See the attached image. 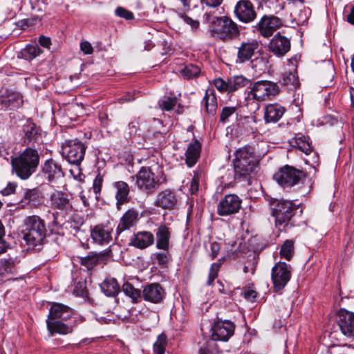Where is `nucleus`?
Masks as SVG:
<instances>
[{
  "label": "nucleus",
  "instance_id": "nucleus-53",
  "mask_svg": "<svg viewBox=\"0 0 354 354\" xmlns=\"http://www.w3.org/2000/svg\"><path fill=\"white\" fill-rule=\"evenodd\" d=\"M40 22V19L38 17H33L30 18L24 19L19 20L17 25L22 30H26L31 26H35L37 23Z\"/></svg>",
  "mask_w": 354,
  "mask_h": 354
},
{
  "label": "nucleus",
  "instance_id": "nucleus-47",
  "mask_svg": "<svg viewBox=\"0 0 354 354\" xmlns=\"http://www.w3.org/2000/svg\"><path fill=\"white\" fill-rule=\"evenodd\" d=\"M177 104L176 97L163 96L158 100V106L163 111H169L172 110Z\"/></svg>",
  "mask_w": 354,
  "mask_h": 354
},
{
  "label": "nucleus",
  "instance_id": "nucleus-9",
  "mask_svg": "<svg viewBox=\"0 0 354 354\" xmlns=\"http://www.w3.org/2000/svg\"><path fill=\"white\" fill-rule=\"evenodd\" d=\"M235 50L236 54L234 63L236 64H243L255 57L261 50V45L257 39H249L241 41L235 46Z\"/></svg>",
  "mask_w": 354,
  "mask_h": 354
},
{
  "label": "nucleus",
  "instance_id": "nucleus-38",
  "mask_svg": "<svg viewBox=\"0 0 354 354\" xmlns=\"http://www.w3.org/2000/svg\"><path fill=\"white\" fill-rule=\"evenodd\" d=\"M309 14L308 9L306 8H295L290 14L292 21L297 26H303L307 22Z\"/></svg>",
  "mask_w": 354,
  "mask_h": 354
},
{
  "label": "nucleus",
  "instance_id": "nucleus-39",
  "mask_svg": "<svg viewBox=\"0 0 354 354\" xmlns=\"http://www.w3.org/2000/svg\"><path fill=\"white\" fill-rule=\"evenodd\" d=\"M249 62L252 68L258 73H264L269 68L268 58L262 55L254 57Z\"/></svg>",
  "mask_w": 354,
  "mask_h": 354
},
{
  "label": "nucleus",
  "instance_id": "nucleus-28",
  "mask_svg": "<svg viewBox=\"0 0 354 354\" xmlns=\"http://www.w3.org/2000/svg\"><path fill=\"white\" fill-rule=\"evenodd\" d=\"M23 140L26 145L37 142L41 138V130L35 123L27 121L23 125Z\"/></svg>",
  "mask_w": 354,
  "mask_h": 354
},
{
  "label": "nucleus",
  "instance_id": "nucleus-27",
  "mask_svg": "<svg viewBox=\"0 0 354 354\" xmlns=\"http://www.w3.org/2000/svg\"><path fill=\"white\" fill-rule=\"evenodd\" d=\"M171 230L165 224H160L156 230V247L158 250L168 252L170 245Z\"/></svg>",
  "mask_w": 354,
  "mask_h": 354
},
{
  "label": "nucleus",
  "instance_id": "nucleus-44",
  "mask_svg": "<svg viewBox=\"0 0 354 354\" xmlns=\"http://www.w3.org/2000/svg\"><path fill=\"white\" fill-rule=\"evenodd\" d=\"M122 291L124 293L132 299L133 302H138L141 298L140 290L135 288L130 283H124L122 286Z\"/></svg>",
  "mask_w": 354,
  "mask_h": 354
},
{
  "label": "nucleus",
  "instance_id": "nucleus-37",
  "mask_svg": "<svg viewBox=\"0 0 354 354\" xmlns=\"http://www.w3.org/2000/svg\"><path fill=\"white\" fill-rule=\"evenodd\" d=\"M250 80L243 75H236L228 78L229 93L246 86Z\"/></svg>",
  "mask_w": 354,
  "mask_h": 354
},
{
  "label": "nucleus",
  "instance_id": "nucleus-34",
  "mask_svg": "<svg viewBox=\"0 0 354 354\" xmlns=\"http://www.w3.org/2000/svg\"><path fill=\"white\" fill-rule=\"evenodd\" d=\"M102 292L107 297H115L120 292V286L116 279L106 277L100 284Z\"/></svg>",
  "mask_w": 354,
  "mask_h": 354
},
{
  "label": "nucleus",
  "instance_id": "nucleus-4",
  "mask_svg": "<svg viewBox=\"0 0 354 354\" xmlns=\"http://www.w3.org/2000/svg\"><path fill=\"white\" fill-rule=\"evenodd\" d=\"M40 157L37 150L27 147L18 156L12 158V172L21 180H28L36 172Z\"/></svg>",
  "mask_w": 354,
  "mask_h": 354
},
{
  "label": "nucleus",
  "instance_id": "nucleus-45",
  "mask_svg": "<svg viewBox=\"0 0 354 354\" xmlns=\"http://www.w3.org/2000/svg\"><path fill=\"white\" fill-rule=\"evenodd\" d=\"M188 11H185V9H178L176 10L177 17L181 19L186 24L189 25L193 30H196L199 27V21L193 19L192 17L187 15Z\"/></svg>",
  "mask_w": 354,
  "mask_h": 354
},
{
  "label": "nucleus",
  "instance_id": "nucleus-5",
  "mask_svg": "<svg viewBox=\"0 0 354 354\" xmlns=\"http://www.w3.org/2000/svg\"><path fill=\"white\" fill-rule=\"evenodd\" d=\"M279 93L277 83L269 80H259L248 88L245 101L247 106L255 103L258 107L259 103L272 100Z\"/></svg>",
  "mask_w": 354,
  "mask_h": 354
},
{
  "label": "nucleus",
  "instance_id": "nucleus-20",
  "mask_svg": "<svg viewBox=\"0 0 354 354\" xmlns=\"http://www.w3.org/2000/svg\"><path fill=\"white\" fill-rule=\"evenodd\" d=\"M41 175L48 182L64 176L62 165L53 158L46 160L41 167Z\"/></svg>",
  "mask_w": 354,
  "mask_h": 354
},
{
  "label": "nucleus",
  "instance_id": "nucleus-55",
  "mask_svg": "<svg viewBox=\"0 0 354 354\" xmlns=\"http://www.w3.org/2000/svg\"><path fill=\"white\" fill-rule=\"evenodd\" d=\"M214 85L220 92H227L229 93L228 79L225 80L222 78H216L214 80Z\"/></svg>",
  "mask_w": 354,
  "mask_h": 354
},
{
  "label": "nucleus",
  "instance_id": "nucleus-17",
  "mask_svg": "<svg viewBox=\"0 0 354 354\" xmlns=\"http://www.w3.org/2000/svg\"><path fill=\"white\" fill-rule=\"evenodd\" d=\"M281 26L282 21L280 18L274 15H264L257 24L256 28L261 35L268 37Z\"/></svg>",
  "mask_w": 354,
  "mask_h": 354
},
{
  "label": "nucleus",
  "instance_id": "nucleus-31",
  "mask_svg": "<svg viewBox=\"0 0 354 354\" xmlns=\"http://www.w3.org/2000/svg\"><path fill=\"white\" fill-rule=\"evenodd\" d=\"M201 152V144L197 140L189 143L185 151V163L188 167H192L199 160Z\"/></svg>",
  "mask_w": 354,
  "mask_h": 354
},
{
  "label": "nucleus",
  "instance_id": "nucleus-24",
  "mask_svg": "<svg viewBox=\"0 0 354 354\" xmlns=\"http://www.w3.org/2000/svg\"><path fill=\"white\" fill-rule=\"evenodd\" d=\"M155 242V237L149 231H139L134 233L129 239V245L136 248L143 250L152 245Z\"/></svg>",
  "mask_w": 354,
  "mask_h": 354
},
{
  "label": "nucleus",
  "instance_id": "nucleus-54",
  "mask_svg": "<svg viewBox=\"0 0 354 354\" xmlns=\"http://www.w3.org/2000/svg\"><path fill=\"white\" fill-rule=\"evenodd\" d=\"M237 108L236 106H225L220 113V122L226 123L230 117L234 114Z\"/></svg>",
  "mask_w": 354,
  "mask_h": 354
},
{
  "label": "nucleus",
  "instance_id": "nucleus-59",
  "mask_svg": "<svg viewBox=\"0 0 354 354\" xmlns=\"http://www.w3.org/2000/svg\"><path fill=\"white\" fill-rule=\"evenodd\" d=\"M80 49L85 55H91L93 52V48L91 44L87 41L80 43Z\"/></svg>",
  "mask_w": 354,
  "mask_h": 354
},
{
  "label": "nucleus",
  "instance_id": "nucleus-13",
  "mask_svg": "<svg viewBox=\"0 0 354 354\" xmlns=\"http://www.w3.org/2000/svg\"><path fill=\"white\" fill-rule=\"evenodd\" d=\"M241 199L236 194H227L217 205V214L226 216L237 213L241 207Z\"/></svg>",
  "mask_w": 354,
  "mask_h": 354
},
{
  "label": "nucleus",
  "instance_id": "nucleus-41",
  "mask_svg": "<svg viewBox=\"0 0 354 354\" xmlns=\"http://www.w3.org/2000/svg\"><path fill=\"white\" fill-rule=\"evenodd\" d=\"M281 82L290 90H295L299 86L298 77L295 73L290 71H286L282 74Z\"/></svg>",
  "mask_w": 354,
  "mask_h": 354
},
{
  "label": "nucleus",
  "instance_id": "nucleus-19",
  "mask_svg": "<svg viewBox=\"0 0 354 354\" xmlns=\"http://www.w3.org/2000/svg\"><path fill=\"white\" fill-rule=\"evenodd\" d=\"M212 340L227 341L234 334V324L228 320L218 321L212 326Z\"/></svg>",
  "mask_w": 354,
  "mask_h": 354
},
{
  "label": "nucleus",
  "instance_id": "nucleus-25",
  "mask_svg": "<svg viewBox=\"0 0 354 354\" xmlns=\"http://www.w3.org/2000/svg\"><path fill=\"white\" fill-rule=\"evenodd\" d=\"M138 221V212L134 208L128 209L120 219L116 228V234L119 235L124 231L130 230L137 224Z\"/></svg>",
  "mask_w": 354,
  "mask_h": 354
},
{
  "label": "nucleus",
  "instance_id": "nucleus-62",
  "mask_svg": "<svg viewBox=\"0 0 354 354\" xmlns=\"http://www.w3.org/2000/svg\"><path fill=\"white\" fill-rule=\"evenodd\" d=\"M156 259L159 265H164L168 261V256L164 252H159L156 254Z\"/></svg>",
  "mask_w": 354,
  "mask_h": 354
},
{
  "label": "nucleus",
  "instance_id": "nucleus-60",
  "mask_svg": "<svg viewBox=\"0 0 354 354\" xmlns=\"http://www.w3.org/2000/svg\"><path fill=\"white\" fill-rule=\"evenodd\" d=\"M17 185L15 183H9L7 186L1 191L3 196H8L14 194L16 189Z\"/></svg>",
  "mask_w": 354,
  "mask_h": 354
},
{
  "label": "nucleus",
  "instance_id": "nucleus-11",
  "mask_svg": "<svg viewBox=\"0 0 354 354\" xmlns=\"http://www.w3.org/2000/svg\"><path fill=\"white\" fill-rule=\"evenodd\" d=\"M292 268L285 262H278L272 268L271 279L274 291L283 290L290 281Z\"/></svg>",
  "mask_w": 354,
  "mask_h": 354
},
{
  "label": "nucleus",
  "instance_id": "nucleus-46",
  "mask_svg": "<svg viewBox=\"0 0 354 354\" xmlns=\"http://www.w3.org/2000/svg\"><path fill=\"white\" fill-rule=\"evenodd\" d=\"M167 345V337L164 334L159 335L153 343V351L151 354H165Z\"/></svg>",
  "mask_w": 354,
  "mask_h": 354
},
{
  "label": "nucleus",
  "instance_id": "nucleus-35",
  "mask_svg": "<svg viewBox=\"0 0 354 354\" xmlns=\"http://www.w3.org/2000/svg\"><path fill=\"white\" fill-rule=\"evenodd\" d=\"M24 200L30 206L37 207L43 203L44 196L40 189L33 188L26 191Z\"/></svg>",
  "mask_w": 354,
  "mask_h": 354
},
{
  "label": "nucleus",
  "instance_id": "nucleus-7",
  "mask_svg": "<svg viewBox=\"0 0 354 354\" xmlns=\"http://www.w3.org/2000/svg\"><path fill=\"white\" fill-rule=\"evenodd\" d=\"M212 35L222 41L232 40L240 35L238 25L227 17H216L213 21Z\"/></svg>",
  "mask_w": 354,
  "mask_h": 354
},
{
  "label": "nucleus",
  "instance_id": "nucleus-50",
  "mask_svg": "<svg viewBox=\"0 0 354 354\" xmlns=\"http://www.w3.org/2000/svg\"><path fill=\"white\" fill-rule=\"evenodd\" d=\"M182 75L187 79L196 77L201 73V68L194 64L186 65L180 71Z\"/></svg>",
  "mask_w": 354,
  "mask_h": 354
},
{
  "label": "nucleus",
  "instance_id": "nucleus-61",
  "mask_svg": "<svg viewBox=\"0 0 354 354\" xmlns=\"http://www.w3.org/2000/svg\"><path fill=\"white\" fill-rule=\"evenodd\" d=\"M223 0H201L203 4L209 8H217L221 6Z\"/></svg>",
  "mask_w": 354,
  "mask_h": 354
},
{
  "label": "nucleus",
  "instance_id": "nucleus-21",
  "mask_svg": "<svg viewBox=\"0 0 354 354\" xmlns=\"http://www.w3.org/2000/svg\"><path fill=\"white\" fill-rule=\"evenodd\" d=\"M290 47V40L280 33L276 34L268 44L269 50L279 57L289 52Z\"/></svg>",
  "mask_w": 354,
  "mask_h": 354
},
{
  "label": "nucleus",
  "instance_id": "nucleus-63",
  "mask_svg": "<svg viewBox=\"0 0 354 354\" xmlns=\"http://www.w3.org/2000/svg\"><path fill=\"white\" fill-rule=\"evenodd\" d=\"M39 44L46 48H49L51 45V41L49 37L41 35L39 38Z\"/></svg>",
  "mask_w": 354,
  "mask_h": 354
},
{
  "label": "nucleus",
  "instance_id": "nucleus-2",
  "mask_svg": "<svg viewBox=\"0 0 354 354\" xmlns=\"http://www.w3.org/2000/svg\"><path fill=\"white\" fill-rule=\"evenodd\" d=\"M131 178L136 180L137 188L146 194L153 193L157 186L167 182L166 176L154 158L149 160L147 165L141 167Z\"/></svg>",
  "mask_w": 354,
  "mask_h": 354
},
{
  "label": "nucleus",
  "instance_id": "nucleus-29",
  "mask_svg": "<svg viewBox=\"0 0 354 354\" xmlns=\"http://www.w3.org/2000/svg\"><path fill=\"white\" fill-rule=\"evenodd\" d=\"M113 187L116 190V206L118 209H120L122 205L129 201V194L130 188L128 183L122 180L114 182Z\"/></svg>",
  "mask_w": 354,
  "mask_h": 354
},
{
  "label": "nucleus",
  "instance_id": "nucleus-12",
  "mask_svg": "<svg viewBox=\"0 0 354 354\" xmlns=\"http://www.w3.org/2000/svg\"><path fill=\"white\" fill-rule=\"evenodd\" d=\"M235 18L240 22L250 24L255 20L257 13L254 6L250 0H239L234 8Z\"/></svg>",
  "mask_w": 354,
  "mask_h": 354
},
{
  "label": "nucleus",
  "instance_id": "nucleus-57",
  "mask_svg": "<svg viewBox=\"0 0 354 354\" xmlns=\"http://www.w3.org/2000/svg\"><path fill=\"white\" fill-rule=\"evenodd\" d=\"M243 294L244 298L250 301H254L257 296V292L250 288H245Z\"/></svg>",
  "mask_w": 354,
  "mask_h": 354
},
{
  "label": "nucleus",
  "instance_id": "nucleus-30",
  "mask_svg": "<svg viewBox=\"0 0 354 354\" xmlns=\"http://www.w3.org/2000/svg\"><path fill=\"white\" fill-rule=\"evenodd\" d=\"M16 259H0V280H10L12 276L17 273V263Z\"/></svg>",
  "mask_w": 354,
  "mask_h": 354
},
{
  "label": "nucleus",
  "instance_id": "nucleus-33",
  "mask_svg": "<svg viewBox=\"0 0 354 354\" xmlns=\"http://www.w3.org/2000/svg\"><path fill=\"white\" fill-rule=\"evenodd\" d=\"M285 108L277 103L269 104L265 108L264 119L266 122H277L284 114Z\"/></svg>",
  "mask_w": 354,
  "mask_h": 354
},
{
  "label": "nucleus",
  "instance_id": "nucleus-26",
  "mask_svg": "<svg viewBox=\"0 0 354 354\" xmlns=\"http://www.w3.org/2000/svg\"><path fill=\"white\" fill-rule=\"evenodd\" d=\"M112 232L109 225H97L91 230V236L95 243L107 245L112 241Z\"/></svg>",
  "mask_w": 354,
  "mask_h": 354
},
{
  "label": "nucleus",
  "instance_id": "nucleus-1",
  "mask_svg": "<svg viewBox=\"0 0 354 354\" xmlns=\"http://www.w3.org/2000/svg\"><path fill=\"white\" fill-rule=\"evenodd\" d=\"M23 227V239L28 249L41 251L49 236L46 221L38 215L28 216L24 220Z\"/></svg>",
  "mask_w": 354,
  "mask_h": 354
},
{
  "label": "nucleus",
  "instance_id": "nucleus-6",
  "mask_svg": "<svg viewBox=\"0 0 354 354\" xmlns=\"http://www.w3.org/2000/svg\"><path fill=\"white\" fill-rule=\"evenodd\" d=\"M234 156L233 164L236 178L245 179L252 173L255 172L259 160L255 157L251 147H244L237 149Z\"/></svg>",
  "mask_w": 354,
  "mask_h": 354
},
{
  "label": "nucleus",
  "instance_id": "nucleus-48",
  "mask_svg": "<svg viewBox=\"0 0 354 354\" xmlns=\"http://www.w3.org/2000/svg\"><path fill=\"white\" fill-rule=\"evenodd\" d=\"M294 253V241L292 240H286L282 245L280 250L281 257L290 261Z\"/></svg>",
  "mask_w": 354,
  "mask_h": 354
},
{
  "label": "nucleus",
  "instance_id": "nucleus-15",
  "mask_svg": "<svg viewBox=\"0 0 354 354\" xmlns=\"http://www.w3.org/2000/svg\"><path fill=\"white\" fill-rule=\"evenodd\" d=\"M73 319L82 322V319L75 314L71 308L60 303H53L51 305L47 318L50 320H64L65 322Z\"/></svg>",
  "mask_w": 354,
  "mask_h": 354
},
{
  "label": "nucleus",
  "instance_id": "nucleus-51",
  "mask_svg": "<svg viewBox=\"0 0 354 354\" xmlns=\"http://www.w3.org/2000/svg\"><path fill=\"white\" fill-rule=\"evenodd\" d=\"M104 182V174L98 172V174L95 176V178L93 182V190L95 195L96 199H99L101 195V191L102 188V184Z\"/></svg>",
  "mask_w": 354,
  "mask_h": 354
},
{
  "label": "nucleus",
  "instance_id": "nucleus-52",
  "mask_svg": "<svg viewBox=\"0 0 354 354\" xmlns=\"http://www.w3.org/2000/svg\"><path fill=\"white\" fill-rule=\"evenodd\" d=\"M201 178V171L195 170L193 171V178L190 182L189 192L192 195L196 194L199 188V180Z\"/></svg>",
  "mask_w": 354,
  "mask_h": 354
},
{
  "label": "nucleus",
  "instance_id": "nucleus-14",
  "mask_svg": "<svg viewBox=\"0 0 354 354\" xmlns=\"http://www.w3.org/2000/svg\"><path fill=\"white\" fill-rule=\"evenodd\" d=\"M337 322L341 333L346 338L354 339V313L342 308L337 313Z\"/></svg>",
  "mask_w": 354,
  "mask_h": 354
},
{
  "label": "nucleus",
  "instance_id": "nucleus-3",
  "mask_svg": "<svg viewBox=\"0 0 354 354\" xmlns=\"http://www.w3.org/2000/svg\"><path fill=\"white\" fill-rule=\"evenodd\" d=\"M272 216L274 217L275 225L280 232H287L295 225V216L299 208L292 201L277 200L268 196Z\"/></svg>",
  "mask_w": 354,
  "mask_h": 354
},
{
  "label": "nucleus",
  "instance_id": "nucleus-58",
  "mask_svg": "<svg viewBox=\"0 0 354 354\" xmlns=\"http://www.w3.org/2000/svg\"><path fill=\"white\" fill-rule=\"evenodd\" d=\"M221 250V245L219 243L214 241L212 242L210 245V256L212 259H214L217 257L218 252Z\"/></svg>",
  "mask_w": 354,
  "mask_h": 354
},
{
  "label": "nucleus",
  "instance_id": "nucleus-18",
  "mask_svg": "<svg viewBox=\"0 0 354 354\" xmlns=\"http://www.w3.org/2000/svg\"><path fill=\"white\" fill-rule=\"evenodd\" d=\"M50 207L62 213L68 214L73 210V205L68 194L55 190L50 196Z\"/></svg>",
  "mask_w": 354,
  "mask_h": 354
},
{
  "label": "nucleus",
  "instance_id": "nucleus-32",
  "mask_svg": "<svg viewBox=\"0 0 354 354\" xmlns=\"http://www.w3.org/2000/svg\"><path fill=\"white\" fill-rule=\"evenodd\" d=\"M110 251L100 253L91 252L86 257H80L79 262L82 266L89 270L93 269L97 265L104 263L106 259V255Z\"/></svg>",
  "mask_w": 354,
  "mask_h": 354
},
{
  "label": "nucleus",
  "instance_id": "nucleus-56",
  "mask_svg": "<svg viewBox=\"0 0 354 354\" xmlns=\"http://www.w3.org/2000/svg\"><path fill=\"white\" fill-rule=\"evenodd\" d=\"M115 13L117 16L124 18L127 20L133 19V12L122 7H118L115 10Z\"/></svg>",
  "mask_w": 354,
  "mask_h": 354
},
{
  "label": "nucleus",
  "instance_id": "nucleus-22",
  "mask_svg": "<svg viewBox=\"0 0 354 354\" xmlns=\"http://www.w3.org/2000/svg\"><path fill=\"white\" fill-rule=\"evenodd\" d=\"M165 291L162 287L157 283H150L145 286L142 290V297L147 301L153 304H159L162 301L165 297Z\"/></svg>",
  "mask_w": 354,
  "mask_h": 354
},
{
  "label": "nucleus",
  "instance_id": "nucleus-36",
  "mask_svg": "<svg viewBox=\"0 0 354 354\" xmlns=\"http://www.w3.org/2000/svg\"><path fill=\"white\" fill-rule=\"evenodd\" d=\"M205 111L210 115H214L218 106L217 98L213 90H207L202 100Z\"/></svg>",
  "mask_w": 354,
  "mask_h": 354
},
{
  "label": "nucleus",
  "instance_id": "nucleus-10",
  "mask_svg": "<svg viewBox=\"0 0 354 354\" xmlns=\"http://www.w3.org/2000/svg\"><path fill=\"white\" fill-rule=\"evenodd\" d=\"M304 176L302 171L286 165L274 175V179L283 188H290L297 184Z\"/></svg>",
  "mask_w": 354,
  "mask_h": 354
},
{
  "label": "nucleus",
  "instance_id": "nucleus-49",
  "mask_svg": "<svg viewBox=\"0 0 354 354\" xmlns=\"http://www.w3.org/2000/svg\"><path fill=\"white\" fill-rule=\"evenodd\" d=\"M223 261H224V259H218V261L217 262L213 263L211 265L209 274H208V279L207 281V286L213 285L214 281L218 277V271H219Z\"/></svg>",
  "mask_w": 354,
  "mask_h": 354
},
{
  "label": "nucleus",
  "instance_id": "nucleus-42",
  "mask_svg": "<svg viewBox=\"0 0 354 354\" xmlns=\"http://www.w3.org/2000/svg\"><path fill=\"white\" fill-rule=\"evenodd\" d=\"M309 140V137L305 136H296L295 138V146L306 155L310 154L313 151Z\"/></svg>",
  "mask_w": 354,
  "mask_h": 354
},
{
  "label": "nucleus",
  "instance_id": "nucleus-8",
  "mask_svg": "<svg viewBox=\"0 0 354 354\" xmlns=\"http://www.w3.org/2000/svg\"><path fill=\"white\" fill-rule=\"evenodd\" d=\"M86 148L78 139L68 140L62 145V156L70 164L80 165L84 158Z\"/></svg>",
  "mask_w": 354,
  "mask_h": 354
},
{
  "label": "nucleus",
  "instance_id": "nucleus-64",
  "mask_svg": "<svg viewBox=\"0 0 354 354\" xmlns=\"http://www.w3.org/2000/svg\"><path fill=\"white\" fill-rule=\"evenodd\" d=\"M345 18L349 24L354 25V6L349 9L348 13L345 15Z\"/></svg>",
  "mask_w": 354,
  "mask_h": 354
},
{
  "label": "nucleus",
  "instance_id": "nucleus-23",
  "mask_svg": "<svg viewBox=\"0 0 354 354\" xmlns=\"http://www.w3.org/2000/svg\"><path fill=\"white\" fill-rule=\"evenodd\" d=\"M178 196L174 191L167 189L158 193L154 205L165 209H172L178 203Z\"/></svg>",
  "mask_w": 354,
  "mask_h": 354
},
{
  "label": "nucleus",
  "instance_id": "nucleus-40",
  "mask_svg": "<svg viewBox=\"0 0 354 354\" xmlns=\"http://www.w3.org/2000/svg\"><path fill=\"white\" fill-rule=\"evenodd\" d=\"M22 102L21 97L19 93H10L5 97H2L1 104L6 108L10 109L18 107Z\"/></svg>",
  "mask_w": 354,
  "mask_h": 354
},
{
  "label": "nucleus",
  "instance_id": "nucleus-16",
  "mask_svg": "<svg viewBox=\"0 0 354 354\" xmlns=\"http://www.w3.org/2000/svg\"><path fill=\"white\" fill-rule=\"evenodd\" d=\"M80 320L73 319L65 322L64 320H50L46 319L47 330L50 336H53L55 333L59 335H67L73 331L75 327L77 326Z\"/></svg>",
  "mask_w": 354,
  "mask_h": 354
},
{
  "label": "nucleus",
  "instance_id": "nucleus-43",
  "mask_svg": "<svg viewBox=\"0 0 354 354\" xmlns=\"http://www.w3.org/2000/svg\"><path fill=\"white\" fill-rule=\"evenodd\" d=\"M42 53L36 44H28L21 50L22 57L26 60H32Z\"/></svg>",
  "mask_w": 354,
  "mask_h": 354
}]
</instances>
